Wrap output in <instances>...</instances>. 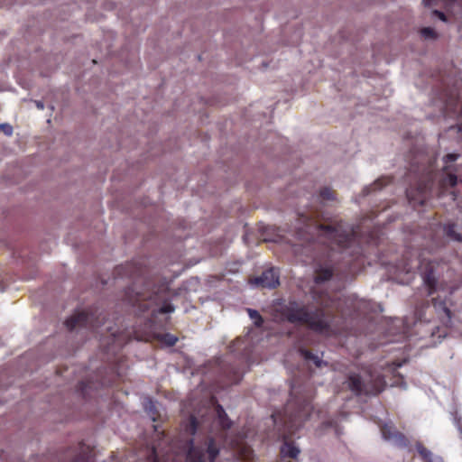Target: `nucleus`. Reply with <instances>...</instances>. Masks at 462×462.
I'll list each match as a JSON object with an SVG mask.
<instances>
[{"label": "nucleus", "mask_w": 462, "mask_h": 462, "mask_svg": "<svg viewBox=\"0 0 462 462\" xmlns=\"http://www.w3.org/2000/svg\"><path fill=\"white\" fill-rule=\"evenodd\" d=\"M312 405L310 401L291 400L284 409L283 422L289 431L294 432L302 427L304 422L310 417Z\"/></svg>", "instance_id": "nucleus-7"}, {"label": "nucleus", "mask_w": 462, "mask_h": 462, "mask_svg": "<svg viewBox=\"0 0 462 462\" xmlns=\"http://www.w3.org/2000/svg\"><path fill=\"white\" fill-rule=\"evenodd\" d=\"M5 454L4 451L0 450V462H5Z\"/></svg>", "instance_id": "nucleus-34"}, {"label": "nucleus", "mask_w": 462, "mask_h": 462, "mask_svg": "<svg viewBox=\"0 0 462 462\" xmlns=\"http://www.w3.org/2000/svg\"><path fill=\"white\" fill-rule=\"evenodd\" d=\"M357 235L358 230L353 226L337 220L307 223L297 229L302 254L315 259V283L329 281L340 265L350 268L362 253Z\"/></svg>", "instance_id": "nucleus-1"}, {"label": "nucleus", "mask_w": 462, "mask_h": 462, "mask_svg": "<svg viewBox=\"0 0 462 462\" xmlns=\"http://www.w3.org/2000/svg\"><path fill=\"white\" fill-rule=\"evenodd\" d=\"M33 103L35 104V106L39 110H42L44 108V103L42 100H34Z\"/></svg>", "instance_id": "nucleus-33"}, {"label": "nucleus", "mask_w": 462, "mask_h": 462, "mask_svg": "<svg viewBox=\"0 0 462 462\" xmlns=\"http://www.w3.org/2000/svg\"><path fill=\"white\" fill-rule=\"evenodd\" d=\"M167 288L164 284L152 290L139 291L137 284L127 288L125 292V300L136 308L139 314L151 310L152 315L168 314L175 310V307L169 302Z\"/></svg>", "instance_id": "nucleus-3"}, {"label": "nucleus", "mask_w": 462, "mask_h": 462, "mask_svg": "<svg viewBox=\"0 0 462 462\" xmlns=\"http://www.w3.org/2000/svg\"><path fill=\"white\" fill-rule=\"evenodd\" d=\"M300 353L305 361L308 363H312L316 367H322L323 365H326V362H324L318 355L313 354L310 350L301 348Z\"/></svg>", "instance_id": "nucleus-21"}, {"label": "nucleus", "mask_w": 462, "mask_h": 462, "mask_svg": "<svg viewBox=\"0 0 462 462\" xmlns=\"http://www.w3.org/2000/svg\"><path fill=\"white\" fill-rule=\"evenodd\" d=\"M104 324V317L96 312L80 311L69 318L65 326L69 331H81L98 329Z\"/></svg>", "instance_id": "nucleus-10"}, {"label": "nucleus", "mask_w": 462, "mask_h": 462, "mask_svg": "<svg viewBox=\"0 0 462 462\" xmlns=\"http://www.w3.org/2000/svg\"><path fill=\"white\" fill-rule=\"evenodd\" d=\"M429 307H430V300H427L421 302V304L416 308V315L418 316V318L420 320H427V318L425 317L423 310H424V309L429 308Z\"/></svg>", "instance_id": "nucleus-28"}, {"label": "nucleus", "mask_w": 462, "mask_h": 462, "mask_svg": "<svg viewBox=\"0 0 462 462\" xmlns=\"http://www.w3.org/2000/svg\"><path fill=\"white\" fill-rule=\"evenodd\" d=\"M319 196L323 200H334L335 199L334 191L329 188H323L320 190Z\"/></svg>", "instance_id": "nucleus-29"}, {"label": "nucleus", "mask_w": 462, "mask_h": 462, "mask_svg": "<svg viewBox=\"0 0 462 462\" xmlns=\"http://www.w3.org/2000/svg\"><path fill=\"white\" fill-rule=\"evenodd\" d=\"M346 383L356 395H375L381 393L383 387V380L380 375L374 376L368 373H352L348 375Z\"/></svg>", "instance_id": "nucleus-8"}, {"label": "nucleus", "mask_w": 462, "mask_h": 462, "mask_svg": "<svg viewBox=\"0 0 462 462\" xmlns=\"http://www.w3.org/2000/svg\"><path fill=\"white\" fill-rule=\"evenodd\" d=\"M455 424L460 433V436L462 438V419L460 417L456 416L455 417Z\"/></svg>", "instance_id": "nucleus-32"}, {"label": "nucleus", "mask_w": 462, "mask_h": 462, "mask_svg": "<svg viewBox=\"0 0 462 462\" xmlns=\"http://www.w3.org/2000/svg\"><path fill=\"white\" fill-rule=\"evenodd\" d=\"M144 409L152 419L155 420V416L158 414L156 403L152 399L148 398L145 400Z\"/></svg>", "instance_id": "nucleus-25"}, {"label": "nucleus", "mask_w": 462, "mask_h": 462, "mask_svg": "<svg viewBox=\"0 0 462 462\" xmlns=\"http://www.w3.org/2000/svg\"><path fill=\"white\" fill-rule=\"evenodd\" d=\"M410 171L416 175H425L427 177V181L420 184L417 190L412 188L406 190V196L411 204L423 206L428 198V191L435 179L432 162H429L428 165H425L420 158L416 157L411 162Z\"/></svg>", "instance_id": "nucleus-6"}, {"label": "nucleus", "mask_w": 462, "mask_h": 462, "mask_svg": "<svg viewBox=\"0 0 462 462\" xmlns=\"http://www.w3.org/2000/svg\"><path fill=\"white\" fill-rule=\"evenodd\" d=\"M220 447V442L212 436H207L197 443L190 439L185 444L183 453L189 462H216Z\"/></svg>", "instance_id": "nucleus-5"}, {"label": "nucleus", "mask_w": 462, "mask_h": 462, "mask_svg": "<svg viewBox=\"0 0 462 462\" xmlns=\"http://www.w3.org/2000/svg\"><path fill=\"white\" fill-rule=\"evenodd\" d=\"M392 180H393L390 177H382L377 179L373 184L363 189V196H368L376 190L382 189L383 187L391 183Z\"/></svg>", "instance_id": "nucleus-18"}, {"label": "nucleus", "mask_w": 462, "mask_h": 462, "mask_svg": "<svg viewBox=\"0 0 462 462\" xmlns=\"http://www.w3.org/2000/svg\"><path fill=\"white\" fill-rule=\"evenodd\" d=\"M459 157L457 153H448L443 157L442 171L445 172V176L441 179V185L444 187H455L457 183V177L455 174V171L452 169L451 163L456 162Z\"/></svg>", "instance_id": "nucleus-13"}, {"label": "nucleus", "mask_w": 462, "mask_h": 462, "mask_svg": "<svg viewBox=\"0 0 462 462\" xmlns=\"http://www.w3.org/2000/svg\"><path fill=\"white\" fill-rule=\"evenodd\" d=\"M245 340L237 338L229 346V356L219 363L220 374L230 384L238 383L243 377L242 365L246 358Z\"/></svg>", "instance_id": "nucleus-4"}, {"label": "nucleus", "mask_w": 462, "mask_h": 462, "mask_svg": "<svg viewBox=\"0 0 462 462\" xmlns=\"http://www.w3.org/2000/svg\"><path fill=\"white\" fill-rule=\"evenodd\" d=\"M152 457L153 458V462H159L156 451L154 449L152 450Z\"/></svg>", "instance_id": "nucleus-35"}, {"label": "nucleus", "mask_w": 462, "mask_h": 462, "mask_svg": "<svg viewBox=\"0 0 462 462\" xmlns=\"http://www.w3.org/2000/svg\"><path fill=\"white\" fill-rule=\"evenodd\" d=\"M420 35L425 40H436L438 38V33L436 31L431 27H423L420 30Z\"/></svg>", "instance_id": "nucleus-26"}, {"label": "nucleus", "mask_w": 462, "mask_h": 462, "mask_svg": "<svg viewBox=\"0 0 462 462\" xmlns=\"http://www.w3.org/2000/svg\"><path fill=\"white\" fill-rule=\"evenodd\" d=\"M446 108L451 110L454 115H459L462 119V104L460 102L457 101L454 106L451 103H447ZM457 128L462 137V123L457 125Z\"/></svg>", "instance_id": "nucleus-23"}, {"label": "nucleus", "mask_w": 462, "mask_h": 462, "mask_svg": "<svg viewBox=\"0 0 462 462\" xmlns=\"http://www.w3.org/2000/svg\"><path fill=\"white\" fill-rule=\"evenodd\" d=\"M52 462H94L92 449L84 442H79L58 455Z\"/></svg>", "instance_id": "nucleus-11"}, {"label": "nucleus", "mask_w": 462, "mask_h": 462, "mask_svg": "<svg viewBox=\"0 0 462 462\" xmlns=\"http://www.w3.org/2000/svg\"><path fill=\"white\" fill-rule=\"evenodd\" d=\"M455 224H448L444 226L443 231L447 237L453 241L462 242V234L458 233L455 229Z\"/></svg>", "instance_id": "nucleus-22"}, {"label": "nucleus", "mask_w": 462, "mask_h": 462, "mask_svg": "<svg viewBox=\"0 0 462 462\" xmlns=\"http://www.w3.org/2000/svg\"><path fill=\"white\" fill-rule=\"evenodd\" d=\"M0 129L7 136H10L13 134V127L11 125H9L7 123L0 124Z\"/></svg>", "instance_id": "nucleus-30"}, {"label": "nucleus", "mask_w": 462, "mask_h": 462, "mask_svg": "<svg viewBox=\"0 0 462 462\" xmlns=\"http://www.w3.org/2000/svg\"><path fill=\"white\" fill-rule=\"evenodd\" d=\"M247 312L249 314V317L254 321L255 326H257V327L262 326L263 319L257 310H253V309H248Z\"/></svg>", "instance_id": "nucleus-27"}, {"label": "nucleus", "mask_w": 462, "mask_h": 462, "mask_svg": "<svg viewBox=\"0 0 462 462\" xmlns=\"http://www.w3.org/2000/svg\"><path fill=\"white\" fill-rule=\"evenodd\" d=\"M420 267V273L422 280V288L420 294L422 296H431L437 289V278L435 276L434 265L431 263H412L407 262L403 264L402 272L410 274L413 270Z\"/></svg>", "instance_id": "nucleus-9"}, {"label": "nucleus", "mask_w": 462, "mask_h": 462, "mask_svg": "<svg viewBox=\"0 0 462 462\" xmlns=\"http://www.w3.org/2000/svg\"><path fill=\"white\" fill-rule=\"evenodd\" d=\"M300 450L293 443L285 441L281 447V455L283 458H296Z\"/></svg>", "instance_id": "nucleus-20"}, {"label": "nucleus", "mask_w": 462, "mask_h": 462, "mask_svg": "<svg viewBox=\"0 0 462 462\" xmlns=\"http://www.w3.org/2000/svg\"><path fill=\"white\" fill-rule=\"evenodd\" d=\"M381 434L384 440L391 442L394 446L406 448L409 444L406 437L402 433L397 431L392 425L384 424L381 428Z\"/></svg>", "instance_id": "nucleus-14"}, {"label": "nucleus", "mask_w": 462, "mask_h": 462, "mask_svg": "<svg viewBox=\"0 0 462 462\" xmlns=\"http://www.w3.org/2000/svg\"><path fill=\"white\" fill-rule=\"evenodd\" d=\"M283 318L291 324L305 325L319 335H329L332 331L334 315L324 308H310L302 302L291 300L282 307Z\"/></svg>", "instance_id": "nucleus-2"}, {"label": "nucleus", "mask_w": 462, "mask_h": 462, "mask_svg": "<svg viewBox=\"0 0 462 462\" xmlns=\"http://www.w3.org/2000/svg\"><path fill=\"white\" fill-rule=\"evenodd\" d=\"M250 283L256 287L274 289L279 284V272L275 268H268L260 275L250 280Z\"/></svg>", "instance_id": "nucleus-12"}, {"label": "nucleus", "mask_w": 462, "mask_h": 462, "mask_svg": "<svg viewBox=\"0 0 462 462\" xmlns=\"http://www.w3.org/2000/svg\"><path fill=\"white\" fill-rule=\"evenodd\" d=\"M243 456L245 459H249L251 456V450H247Z\"/></svg>", "instance_id": "nucleus-36"}, {"label": "nucleus", "mask_w": 462, "mask_h": 462, "mask_svg": "<svg viewBox=\"0 0 462 462\" xmlns=\"http://www.w3.org/2000/svg\"><path fill=\"white\" fill-rule=\"evenodd\" d=\"M208 412V410H206L205 413H203L200 418H199L197 415L195 414H190L186 424H185V431L191 435V436H194L197 432V430H199V428L206 423V413Z\"/></svg>", "instance_id": "nucleus-16"}, {"label": "nucleus", "mask_w": 462, "mask_h": 462, "mask_svg": "<svg viewBox=\"0 0 462 462\" xmlns=\"http://www.w3.org/2000/svg\"><path fill=\"white\" fill-rule=\"evenodd\" d=\"M432 14L437 16L439 20H441L443 22L447 21V17H446L445 14L441 11L433 10Z\"/></svg>", "instance_id": "nucleus-31"}, {"label": "nucleus", "mask_w": 462, "mask_h": 462, "mask_svg": "<svg viewBox=\"0 0 462 462\" xmlns=\"http://www.w3.org/2000/svg\"><path fill=\"white\" fill-rule=\"evenodd\" d=\"M431 302L441 322L445 325L451 323L452 313L451 310L447 306L446 301L439 298H433L431 300Z\"/></svg>", "instance_id": "nucleus-15"}, {"label": "nucleus", "mask_w": 462, "mask_h": 462, "mask_svg": "<svg viewBox=\"0 0 462 462\" xmlns=\"http://www.w3.org/2000/svg\"><path fill=\"white\" fill-rule=\"evenodd\" d=\"M158 339L167 346H173L178 341V337L171 333L160 334Z\"/></svg>", "instance_id": "nucleus-24"}, {"label": "nucleus", "mask_w": 462, "mask_h": 462, "mask_svg": "<svg viewBox=\"0 0 462 462\" xmlns=\"http://www.w3.org/2000/svg\"><path fill=\"white\" fill-rule=\"evenodd\" d=\"M215 415L218 426L223 430H227L232 427V420L228 418L222 405L217 403L215 407Z\"/></svg>", "instance_id": "nucleus-17"}, {"label": "nucleus", "mask_w": 462, "mask_h": 462, "mask_svg": "<svg viewBox=\"0 0 462 462\" xmlns=\"http://www.w3.org/2000/svg\"><path fill=\"white\" fill-rule=\"evenodd\" d=\"M416 449L424 462H443L440 456L434 455L420 442L416 444Z\"/></svg>", "instance_id": "nucleus-19"}]
</instances>
